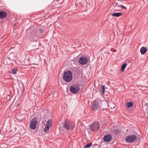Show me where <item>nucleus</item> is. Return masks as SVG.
<instances>
[{"mask_svg":"<svg viewBox=\"0 0 148 148\" xmlns=\"http://www.w3.org/2000/svg\"><path fill=\"white\" fill-rule=\"evenodd\" d=\"M38 30L35 27H32L27 29V32L29 33V38L31 41L36 40L38 38L37 34Z\"/></svg>","mask_w":148,"mask_h":148,"instance_id":"obj_1","label":"nucleus"},{"mask_svg":"<svg viewBox=\"0 0 148 148\" xmlns=\"http://www.w3.org/2000/svg\"><path fill=\"white\" fill-rule=\"evenodd\" d=\"M72 74L70 71L64 72L63 76V79L66 82H68L72 79Z\"/></svg>","mask_w":148,"mask_h":148,"instance_id":"obj_2","label":"nucleus"},{"mask_svg":"<svg viewBox=\"0 0 148 148\" xmlns=\"http://www.w3.org/2000/svg\"><path fill=\"white\" fill-rule=\"evenodd\" d=\"M74 127V123L73 122L69 121L68 120L65 121L63 127L65 129L67 130H72Z\"/></svg>","mask_w":148,"mask_h":148,"instance_id":"obj_3","label":"nucleus"},{"mask_svg":"<svg viewBox=\"0 0 148 148\" xmlns=\"http://www.w3.org/2000/svg\"><path fill=\"white\" fill-rule=\"evenodd\" d=\"M100 124L98 122H95L91 124L90 126V130L91 131H96L99 129Z\"/></svg>","mask_w":148,"mask_h":148,"instance_id":"obj_4","label":"nucleus"},{"mask_svg":"<svg viewBox=\"0 0 148 148\" xmlns=\"http://www.w3.org/2000/svg\"><path fill=\"white\" fill-rule=\"evenodd\" d=\"M136 136L134 135H131L127 136L125 138V141L128 143H132L136 139Z\"/></svg>","mask_w":148,"mask_h":148,"instance_id":"obj_5","label":"nucleus"},{"mask_svg":"<svg viewBox=\"0 0 148 148\" xmlns=\"http://www.w3.org/2000/svg\"><path fill=\"white\" fill-rule=\"evenodd\" d=\"M79 90V86L77 85H74L70 87V92L73 93H77Z\"/></svg>","mask_w":148,"mask_h":148,"instance_id":"obj_6","label":"nucleus"},{"mask_svg":"<svg viewBox=\"0 0 148 148\" xmlns=\"http://www.w3.org/2000/svg\"><path fill=\"white\" fill-rule=\"evenodd\" d=\"M52 124V121L51 119H49L45 125V127L44 128V131L45 132H48L49 130V127H51Z\"/></svg>","mask_w":148,"mask_h":148,"instance_id":"obj_7","label":"nucleus"},{"mask_svg":"<svg viewBox=\"0 0 148 148\" xmlns=\"http://www.w3.org/2000/svg\"><path fill=\"white\" fill-rule=\"evenodd\" d=\"M38 121L36 118H34L31 121L30 123V127L31 129L34 130L36 127V124Z\"/></svg>","mask_w":148,"mask_h":148,"instance_id":"obj_8","label":"nucleus"},{"mask_svg":"<svg viewBox=\"0 0 148 148\" xmlns=\"http://www.w3.org/2000/svg\"><path fill=\"white\" fill-rule=\"evenodd\" d=\"M91 108L93 111H96L99 108L98 103L95 101H92Z\"/></svg>","mask_w":148,"mask_h":148,"instance_id":"obj_9","label":"nucleus"},{"mask_svg":"<svg viewBox=\"0 0 148 148\" xmlns=\"http://www.w3.org/2000/svg\"><path fill=\"white\" fill-rule=\"evenodd\" d=\"M87 58L85 56L80 57L79 60V63L82 65H85L87 63Z\"/></svg>","mask_w":148,"mask_h":148,"instance_id":"obj_10","label":"nucleus"},{"mask_svg":"<svg viewBox=\"0 0 148 148\" xmlns=\"http://www.w3.org/2000/svg\"><path fill=\"white\" fill-rule=\"evenodd\" d=\"M112 136L110 134L105 135L103 138V140L106 142H109L112 139Z\"/></svg>","mask_w":148,"mask_h":148,"instance_id":"obj_11","label":"nucleus"},{"mask_svg":"<svg viewBox=\"0 0 148 148\" xmlns=\"http://www.w3.org/2000/svg\"><path fill=\"white\" fill-rule=\"evenodd\" d=\"M116 5L114 7V12L119 11L121 10V8H120V5L118 4V2L116 3Z\"/></svg>","mask_w":148,"mask_h":148,"instance_id":"obj_12","label":"nucleus"},{"mask_svg":"<svg viewBox=\"0 0 148 148\" xmlns=\"http://www.w3.org/2000/svg\"><path fill=\"white\" fill-rule=\"evenodd\" d=\"M7 16V14L5 12L0 11V18H5Z\"/></svg>","mask_w":148,"mask_h":148,"instance_id":"obj_13","label":"nucleus"},{"mask_svg":"<svg viewBox=\"0 0 148 148\" xmlns=\"http://www.w3.org/2000/svg\"><path fill=\"white\" fill-rule=\"evenodd\" d=\"M147 50V49L145 47H142L140 49V52L141 54H143L146 53Z\"/></svg>","mask_w":148,"mask_h":148,"instance_id":"obj_14","label":"nucleus"},{"mask_svg":"<svg viewBox=\"0 0 148 148\" xmlns=\"http://www.w3.org/2000/svg\"><path fill=\"white\" fill-rule=\"evenodd\" d=\"M122 14L121 13H115L112 14L111 15L112 16L117 17L121 16Z\"/></svg>","mask_w":148,"mask_h":148,"instance_id":"obj_15","label":"nucleus"},{"mask_svg":"<svg viewBox=\"0 0 148 148\" xmlns=\"http://www.w3.org/2000/svg\"><path fill=\"white\" fill-rule=\"evenodd\" d=\"M100 92L102 94H103L105 92V86L102 85L100 89Z\"/></svg>","mask_w":148,"mask_h":148,"instance_id":"obj_16","label":"nucleus"},{"mask_svg":"<svg viewBox=\"0 0 148 148\" xmlns=\"http://www.w3.org/2000/svg\"><path fill=\"white\" fill-rule=\"evenodd\" d=\"M108 103H107L106 102L105 103H103V104L102 106L103 107H102V108L103 110H106L107 109V106H108Z\"/></svg>","mask_w":148,"mask_h":148,"instance_id":"obj_17","label":"nucleus"},{"mask_svg":"<svg viewBox=\"0 0 148 148\" xmlns=\"http://www.w3.org/2000/svg\"><path fill=\"white\" fill-rule=\"evenodd\" d=\"M127 65V64L126 63H125L122 66L121 71L122 72L125 69Z\"/></svg>","mask_w":148,"mask_h":148,"instance_id":"obj_18","label":"nucleus"},{"mask_svg":"<svg viewBox=\"0 0 148 148\" xmlns=\"http://www.w3.org/2000/svg\"><path fill=\"white\" fill-rule=\"evenodd\" d=\"M133 105V103L132 102H128L126 105L127 107V108H130L132 107Z\"/></svg>","mask_w":148,"mask_h":148,"instance_id":"obj_19","label":"nucleus"},{"mask_svg":"<svg viewBox=\"0 0 148 148\" xmlns=\"http://www.w3.org/2000/svg\"><path fill=\"white\" fill-rule=\"evenodd\" d=\"M17 69L16 68H14L12 70L11 73L13 74H15L17 72Z\"/></svg>","mask_w":148,"mask_h":148,"instance_id":"obj_20","label":"nucleus"},{"mask_svg":"<svg viewBox=\"0 0 148 148\" xmlns=\"http://www.w3.org/2000/svg\"><path fill=\"white\" fill-rule=\"evenodd\" d=\"M92 143H90L89 144L86 145L85 146L84 148H89L92 145Z\"/></svg>","mask_w":148,"mask_h":148,"instance_id":"obj_21","label":"nucleus"},{"mask_svg":"<svg viewBox=\"0 0 148 148\" xmlns=\"http://www.w3.org/2000/svg\"><path fill=\"white\" fill-rule=\"evenodd\" d=\"M120 5V7H121L123 9H125V10H126L127 8H126L125 6H124L123 5Z\"/></svg>","mask_w":148,"mask_h":148,"instance_id":"obj_22","label":"nucleus"},{"mask_svg":"<svg viewBox=\"0 0 148 148\" xmlns=\"http://www.w3.org/2000/svg\"><path fill=\"white\" fill-rule=\"evenodd\" d=\"M119 1H121V2H122V1H123V0H118Z\"/></svg>","mask_w":148,"mask_h":148,"instance_id":"obj_23","label":"nucleus"},{"mask_svg":"<svg viewBox=\"0 0 148 148\" xmlns=\"http://www.w3.org/2000/svg\"><path fill=\"white\" fill-rule=\"evenodd\" d=\"M118 4H119V5H121V3H119V2H118Z\"/></svg>","mask_w":148,"mask_h":148,"instance_id":"obj_24","label":"nucleus"},{"mask_svg":"<svg viewBox=\"0 0 148 148\" xmlns=\"http://www.w3.org/2000/svg\"><path fill=\"white\" fill-rule=\"evenodd\" d=\"M94 145V146H95V145H97V144H95Z\"/></svg>","mask_w":148,"mask_h":148,"instance_id":"obj_25","label":"nucleus"},{"mask_svg":"<svg viewBox=\"0 0 148 148\" xmlns=\"http://www.w3.org/2000/svg\"><path fill=\"white\" fill-rule=\"evenodd\" d=\"M15 25H16V24H14V26H15Z\"/></svg>","mask_w":148,"mask_h":148,"instance_id":"obj_26","label":"nucleus"}]
</instances>
